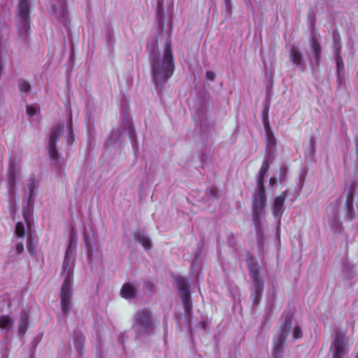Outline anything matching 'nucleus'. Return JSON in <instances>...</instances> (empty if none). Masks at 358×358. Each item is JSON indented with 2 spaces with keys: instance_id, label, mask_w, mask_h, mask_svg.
I'll use <instances>...</instances> for the list:
<instances>
[{
  "instance_id": "1",
  "label": "nucleus",
  "mask_w": 358,
  "mask_h": 358,
  "mask_svg": "<svg viewBox=\"0 0 358 358\" xmlns=\"http://www.w3.org/2000/svg\"><path fill=\"white\" fill-rule=\"evenodd\" d=\"M147 49L150 52V62L152 80L160 92L165 83L172 76L174 69V60L171 44L166 42L163 52H159L156 41H148Z\"/></svg>"
},
{
  "instance_id": "2",
  "label": "nucleus",
  "mask_w": 358,
  "mask_h": 358,
  "mask_svg": "<svg viewBox=\"0 0 358 358\" xmlns=\"http://www.w3.org/2000/svg\"><path fill=\"white\" fill-rule=\"evenodd\" d=\"M290 334L294 341L300 339L303 336L302 330L299 324L287 317L282 324L278 336L273 340V355L274 358H282L285 341Z\"/></svg>"
},
{
  "instance_id": "3",
  "label": "nucleus",
  "mask_w": 358,
  "mask_h": 358,
  "mask_svg": "<svg viewBox=\"0 0 358 358\" xmlns=\"http://www.w3.org/2000/svg\"><path fill=\"white\" fill-rule=\"evenodd\" d=\"M269 166V159H265L259 170L257 179V189L252 200L253 220L258 225L260 223V217L266 204V194L264 187V180L265 176L267 175Z\"/></svg>"
},
{
  "instance_id": "4",
  "label": "nucleus",
  "mask_w": 358,
  "mask_h": 358,
  "mask_svg": "<svg viewBox=\"0 0 358 358\" xmlns=\"http://www.w3.org/2000/svg\"><path fill=\"white\" fill-rule=\"evenodd\" d=\"M63 136L66 138L68 145L73 143L74 139L71 122H67L66 124L64 123L57 124L53 126L51 129L48 149L50 158L54 160L57 159V152L55 148L56 142Z\"/></svg>"
},
{
  "instance_id": "5",
  "label": "nucleus",
  "mask_w": 358,
  "mask_h": 358,
  "mask_svg": "<svg viewBox=\"0 0 358 358\" xmlns=\"http://www.w3.org/2000/svg\"><path fill=\"white\" fill-rule=\"evenodd\" d=\"M156 318L148 309L138 310L134 317V329L138 336L152 334L155 327Z\"/></svg>"
},
{
  "instance_id": "6",
  "label": "nucleus",
  "mask_w": 358,
  "mask_h": 358,
  "mask_svg": "<svg viewBox=\"0 0 358 358\" xmlns=\"http://www.w3.org/2000/svg\"><path fill=\"white\" fill-rule=\"evenodd\" d=\"M64 282L62 285L59 297L62 312L67 315L71 306V300L73 295V271L71 268L62 271Z\"/></svg>"
},
{
  "instance_id": "7",
  "label": "nucleus",
  "mask_w": 358,
  "mask_h": 358,
  "mask_svg": "<svg viewBox=\"0 0 358 358\" xmlns=\"http://www.w3.org/2000/svg\"><path fill=\"white\" fill-rule=\"evenodd\" d=\"M352 344V341L344 332L337 331L331 338L332 358H346Z\"/></svg>"
},
{
  "instance_id": "8",
  "label": "nucleus",
  "mask_w": 358,
  "mask_h": 358,
  "mask_svg": "<svg viewBox=\"0 0 358 358\" xmlns=\"http://www.w3.org/2000/svg\"><path fill=\"white\" fill-rule=\"evenodd\" d=\"M51 15L59 23L67 27L70 16L66 0H51Z\"/></svg>"
},
{
  "instance_id": "9",
  "label": "nucleus",
  "mask_w": 358,
  "mask_h": 358,
  "mask_svg": "<svg viewBox=\"0 0 358 358\" xmlns=\"http://www.w3.org/2000/svg\"><path fill=\"white\" fill-rule=\"evenodd\" d=\"M175 282L179 292V295L180 296L185 312L187 315H190L192 310V301L188 285L185 280L182 277L176 278Z\"/></svg>"
},
{
  "instance_id": "10",
  "label": "nucleus",
  "mask_w": 358,
  "mask_h": 358,
  "mask_svg": "<svg viewBox=\"0 0 358 358\" xmlns=\"http://www.w3.org/2000/svg\"><path fill=\"white\" fill-rule=\"evenodd\" d=\"M83 238L87 250V256L90 260L98 257L100 250V245L96 241V237L94 231L90 229H87L83 232Z\"/></svg>"
},
{
  "instance_id": "11",
  "label": "nucleus",
  "mask_w": 358,
  "mask_h": 358,
  "mask_svg": "<svg viewBox=\"0 0 358 358\" xmlns=\"http://www.w3.org/2000/svg\"><path fill=\"white\" fill-rule=\"evenodd\" d=\"M29 2L28 0H20L17 9L18 17L20 21V33L26 36L29 29Z\"/></svg>"
},
{
  "instance_id": "12",
  "label": "nucleus",
  "mask_w": 358,
  "mask_h": 358,
  "mask_svg": "<svg viewBox=\"0 0 358 358\" xmlns=\"http://www.w3.org/2000/svg\"><path fill=\"white\" fill-rule=\"evenodd\" d=\"M248 269L250 275L253 280L254 292L252 293V297L254 303H258L262 297L264 286L263 282L259 275V267L257 265H249Z\"/></svg>"
},
{
  "instance_id": "13",
  "label": "nucleus",
  "mask_w": 358,
  "mask_h": 358,
  "mask_svg": "<svg viewBox=\"0 0 358 358\" xmlns=\"http://www.w3.org/2000/svg\"><path fill=\"white\" fill-rule=\"evenodd\" d=\"M306 54L310 66L313 68L318 66L321 60L322 47L317 38L314 35L311 36L310 48L306 51Z\"/></svg>"
},
{
  "instance_id": "14",
  "label": "nucleus",
  "mask_w": 358,
  "mask_h": 358,
  "mask_svg": "<svg viewBox=\"0 0 358 358\" xmlns=\"http://www.w3.org/2000/svg\"><path fill=\"white\" fill-rule=\"evenodd\" d=\"M77 241L75 238L74 236L72 235L69 243L68 247L66 250L64 259L63 262V268L64 270H68L71 268V271H73L74 266V253L76 250Z\"/></svg>"
},
{
  "instance_id": "15",
  "label": "nucleus",
  "mask_w": 358,
  "mask_h": 358,
  "mask_svg": "<svg viewBox=\"0 0 358 358\" xmlns=\"http://www.w3.org/2000/svg\"><path fill=\"white\" fill-rule=\"evenodd\" d=\"M289 59L294 66L299 67L301 71L305 70L306 64L302 53L296 46L293 45L290 48Z\"/></svg>"
},
{
  "instance_id": "16",
  "label": "nucleus",
  "mask_w": 358,
  "mask_h": 358,
  "mask_svg": "<svg viewBox=\"0 0 358 358\" xmlns=\"http://www.w3.org/2000/svg\"><path fill=\"white\" fill-rule=\"evenodd\" d=\"M287 196V192L285 191L280 195L275 198L272 206V213L275 217L279 218L282 215L284 202Z\"/></svg>"
},
{
  "instance_id": "17",
  "label": "nucleus",
  "mask_w": 358,
  "mask_h": 358,
  "mask_svg": "<svg viewBox=\"0 0 358 358\" xmlns=\"http://www.w3.org/2000/svg\"><path fill=\"white\" fill-rule=\"evenodd\" d=\"M20 173V166L14 162H10L9 164L8 173V182L10 187V191L13 192L15 182L17 176Z\"/></svg>"
},
{
  "instance_id": "18",
  "label": "nucleus",
  "mask_w": 358,
  "mask_h": 358,
  "mask_svg": "<svg viewBox=\"0 0 358 358\" xmlns=\"http://www.w3.org/2000/svg\"><path fill=\"white\" fill-rule=\"evenodd\" d=\"M29 325V314L27 311H22L20 313L18 322H17V329L19 334H24L28 327Z\"/></svg>"
},
{
  "instance_id": "19",
  "label": "nucleus",
  "mask_w": 358,
  "mask_h": 358,
  "mask_svg": "<svg viewBox=\"0 0 358 358\" xmlns=\"http://www.w3.org/2000/svg\"><path fill=\"white\" fill-rule=\"evenodd\" d=\"M14 326V321L10 315H0V329L9 332L11 331Z\"/></svg>"
},
{
  "instance_id": "20",
  "label": "nucleus",
  "mask_w": 358,
  "mask_h": 358,
  "mask_svg": "<svg viewBox=\"0 0 358 358\" xmlns=\"http://www.w3.org/2000/svg\"><path fill=\"white\" fill-rule=\"evenodd\" d=\"M134 237L136 241L141 243L145 250H150L152 248V242L144 231H138L136 232Z\"/></svg>"
},
{
  "instance_id": "21",
  "label": "nucleus",
  "mask_w": 358,
  "mask_h": 358,
  "mask_svg": "<svg viewBox=\"0 0 358 358\" xmlns=\"http://www.w3.org/2000/svg\"><path fill=\"white\" fill-rule=\"evenodd\" d=\"M345 206L346 210V217L349 220H352L355 217L353 195L352 192H349L348 194Z\"/></svg>"
},
{
  "instance_id": "22",
  "label": "nucleus",
  "mask_w": 358,
  "mask_h": 358,
  "mask_svg": "<svg viewBox=\"0 0 358 358\" xmlns=\"http://www.w3.org/2000/svg\"><path fill=\"white\" fill-rule=\"evenodd\" d=\"M136 288L131 283L124 284L121 289V295L125 299H131L135 296Z\"/></svg>"
},
{
  "instance_id": "23",
  "label": "nucleus",
  "mask_w": 358,
  "mask_h": 358,
  "mask_svg": "<svg viewBox=\"0 0 358 358\" xmlns=\"http://www.w3.org/2000/svg\"><path fill=\"white\" fill-rule=\"evenodd\" d=\"M266 148L267 150L269 151V152H271L275 145H276V141H275V138L273 136V134L271 133V131L270 130H266Z\"/></svg>"
},
{
  "instance_id": "24",
  "label": "nucleus",
  "mask_w": 358,
  "mask_h": 358,
  "mask_svg": "<svg viewBox=\"0 0 358 358\" xmlns=\"http://www.w3.org/2000/svg\"><path fill=\"white\" fill-rule=\"evenodd\" d=\"M17 84H18L19 90L22 94L27 95L29 94V92L30 91L31 86L27 80H24L23 79H20L17 82Z\"/></svg>"
},
{
  "instance_id": "25",
  "label": "nucleus",
  "mask_w": 358,
  "mask_h": 358,
  "mask_svg": "<svg viewBox=\"0 0 358 358\" xmlns=\"http://www.w3.org/2000/svg\"><path fill=\"white\" fill-rule=\"evenodd\" d=\"M25 233L24 224L22 222H17L15 226V234L18 237H23Z\"/></svg>"
},
{
  "instance_id": "26",
  "label": "nucleus",
  "mask_w": 358,
  "mask_h": 358,
  "mask_svg": "<svg viewBox=\"0 0 358 358\" xmlns=\"http://www.w3.org/2000/svg\"><path fill=\"white\" fill-rule=\"evenodd\" d=\"M27 248L29 252L36 254V248L32 243V238L31 236H29L27 238Z\"/></svg>"
},
{
  "instance_id": "27",
  "label": "nucleus",
  "mask_w": 358,
  "mask_h": 358,
  "mask_svg": "<svg viewBox=\"0 0 358 358\" xmlns=\"http://www.w3.org/2000/svg\"><path fill=\"white\" fill-rule=\"evenodd\" d=\"M38 112V108L37 106H28L27 107V113L29 116H34L36 115Z\"/></svg>"
},
{
  "instance_id": "28",
  "label": "nucleus",
  "mask_w": 358,
  "mask_h": 358,
  "mask_svg": "<svg viewBox=\"0 0 358 358\" xmlns=\"http://www.w3.org/2000/svg\"><path fill=\"white\" fill-rule=\"evenodd\" d=\"M336 216L337 215H335L334 220L331 222V227L334 230H340L341 227V223L336 220Z\"/></svg>"
},
{
  "instance_id": "29",
  "label": "nucleus",
  "mask_w": 358,
  "mask_h": 358,
  "mask_svg": "<svg viewBox=\"0 0 358 358\" xmlns=\"http://www.w3.org/2000/svg\"><path fill=\"white\" fill-rule=\"evenodd\" d=\"M336 60L337 64V69L338 71H341L344 68L343 62L338 55H336Z\"/></svg>"
},
{
  "instance_id": "30",
  "label": "nucleus",
  "mask_w": 358,
  "mask_h": 358,
  "mask_svg": "<svg viewBox=\"0 0 358 358\" xmlns=\"http://www.w3.org/2000/svg\"><path fill=\"white\" fill-rule=\"evenodd\" d=\"M23 217H24V219L27 223V225L28 227H29V225H30V223H29V210L27 209V210H23Z\"/></svg>"
},
{
  "instance_id": "31",
  "label": "nucleus",
  "mask_w": 358,
  "mask_h": 358,
  "mask_svg": "<svg viewBox=\"0 0 358 358\" xmlns=\"http://www.w3.org/2000/svg\"><path fill=\"white\" fill-rule=\"evenodd\" d=\"M206 78L209 80H213L215 78V73L213 71H208L206 73Z\"/></svg>"
},
{
  "instance_id": "32",
  "label": "nucleus",
  "mask_w": 358,
  "mask_h": 358,
  "mask_svg": "<svg viewBox=\"0 0 358 358\" xmlns=\"http://www.w3.org/2000/svg\"><path fill=\"white\" fill-rule=\"evenodd\" d=\"M23 249H24V246H23L22 243H18L16 245V250L17 251L18 253H21L22 251L23 250Z\"/></svg>"
},
{
  "instance_id": "33",
  "label": "nucleus",
  "mask_w": 358,
  "mask_h": 358,
  "mask_svg": "<svg viewBox=\"0 0 358 358\" xmlns=\"http://www.w3.org/2000/svg\"><path fill=\"white\" fill-rule=\"evenodd\" d=\"M275 182H276V178L272 177L269 181L270 185L273 187L275 184Z\"/></svg>"
},
{
  "instance_id": "34",
  "label": "nucleus",
  "mask_w": 358,
  "mask_h": 358,
  "mask_svg": "<svg viewBox=\"0 0 358 358\" xmlns=\"http://www.w3.org/2000/svg\"><path fill=\"white\" fill-rule=\"evenodd\" d=\"M76 345L77 350H78L79 352H80V350H81V344H80V343H76Z\"/></svg>"
},
{
  "instance_id": "35",
  "label": "nucleus",
  "mask_w": 358,
  "mask_h": 358,
  "mask_svg": "<svg viewBox=\"0 0 358 358\" xmlns=\"http://www.w3.org/2000/svg\"><path fill=\"white\" fill-rule=\"evenodd\" d=\"M336 45H338V48H341V45H340V43L336 44Z\"/></svg>"
},
{
  "instance_id": "36",
  "label": "nucleus",
  "mask_w": 358,
  "mask_h": 358,
  "mask_svg": "<svg viewBox=\"0 0 358 358\" xmlns=\"http://www.w3.org/2000/svg\"><path fill=\"white\" fill-rule=\"evenodd\" d=\"M358 358V357H357Z\"/></svg>"
}]
</instances>
